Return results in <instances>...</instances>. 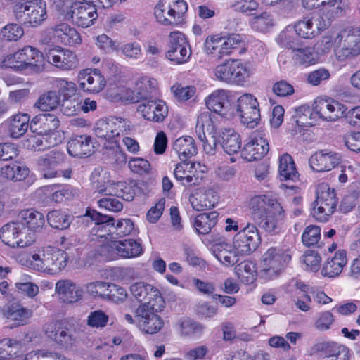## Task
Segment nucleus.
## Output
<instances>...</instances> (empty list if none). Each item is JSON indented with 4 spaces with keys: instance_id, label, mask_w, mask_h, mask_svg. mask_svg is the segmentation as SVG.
<instances>
[{
    "instance_id": "nucleus-1",
    "label": "nucleus",
    "mask_w": 360,
    "mask_h": 360,
    "mask_svg": "<svg viewBox=\"0 0 360 360\" xmlns=\"http://www.w3.org/2000/svg\"><path fill=\"white\" fill-rule=\"evenodd\" d=\"M84 217H89L92 221H94V229L97 232L115 233L118 237H123L129 235L134 229V222L129 219L119 220L115 224L113 217L101 214L90 208L86 209Z\"/></svg>"
},
{
    "instance_id": "nucleus-2",
    "label": "nucleus",
    "mask_w": 360,
    "mask_h": 360,
    "mask_svg": "<svg viewBox=\"0 0 360 360\" xmlns=\"http://www.w3.org/2000/svg\"><path fill=\"white\" fill-rule=\"evenodd\" d=\"M188 9L184 0H160L154 8L157 20L163 25H178Z\"/></svg>"
},
{
    "instance_id": "nucleus-3",
    "label": "nucleus",
    "mask_w": 360,
    "mask_h": 360,
    "mask_svg": "<svg viewBox=\"0 0 360 360\" xmlns=\"http://www.w3.org/2000/svg\"><path fill=\"white\" fill-rule=\"evenodd\" d=\"M291 259L288 250L280 248H271L263 255V269L261 276L272 279L278 276Z\"/></svg>"
},
{
    "instance_id": "nucleus-4",
    "label": "nucleus",
    "mask_w": 360,
    "mask_h": 360,
    "mask_svg": "<svg viewBox=\"0 0 360 360\" xmlns=\"http://www.w3.org/2000/svg\"><path fill=\"white\" fill-rule=\"evenodd\" d=\"M234 115H238L241 122L247 127L253 129L260 120V111L257 98L250 94H245L237 100V103L232 107Z\"/></svg>"
},
{
    "instance_id": "nucleus-5",
    "label": "nucleus",
    "mask_w": 360,
    "mask_h": 360,
    "mask_svg": "<svg viewBox=\"0 0 360 360\" xmlns=\"http://www.w3.org/2000/svg\"><path fill=\"white\" fill-rule=\"evenodd\" d=\"M68 253L58 248H48L43 251L42 255L34 254L32 259L36 262L35 266L38 270L48 271L51 274L63 269L68 262Z\"/></svg>"
},
{
    "instance_id": "nucleus-6",
    "label": "nucleus",
    "mask_w": 360,
    "mask_h": 360,
    "mask_svg": "<svg viewBox=\"0 0 360 360\" xmlns=\"http://www.w3.org/2000/svg\"><path fill=\"white\" fill-rule=\"evenodd\" d=\"M217 79L227 83L243 85L249 72L239 60H227L214 69Z\"/></svg>"
},
{
    "instance_id": "nucleus-7",
    "label": "nucleus",
    "mask_w": 360,
    "mask_h": 360,
    "mask_svg": "<svg viewBox=\"0 0 360 360\" xmlns=\"http://www.w3.org/2000/svg\"><path fill=\"white\" fill-rule=\"evenodd\" d=\"M155 304L143 303L136 309L138 328L146 334H155L164 326V321L155 314Z\"/></svg>"
},
{
    "instance_id": "nucleus-8",
    "label": "nucleus",
    "mask_w": 360,
    "mask_h": 360,
    "mask_svg": "<svg viewBox=\"0 0 360 360\" xmlns=\"http://www.w3.org/2000/svg\"><path fill=\"white\" fill-rule=\"evenodd\" d=\"M97 138L105 141V148H113V146H106V142L117 145L115 137L119 136L120 132L125 130V120L120 117H111L98 120L94 127Z\"/></svg>"
},
{
    "instance_id": "nucleus-9",
    "label": "nucleus",
    "mask_w": 360,
    "mask_h": 360,
    "mask_svg": "<svg viewBox=\"0 0 360 360\" xmlns=\"http://www.w3.org/2000/svg\"><path fill=\"white\" fill-rule=\"evenodd\" d=\"M260 240L256 226L248 224L234 236L233 248H236L241 256L250 255L257 248Z\"/></svg>"
},
{
    "instance_id": "nucleus-10",
    "label": "nucleus",
    "mask_w": 360,
    "mask_h": 360,
    "mask_svg": "<svg viewBox=\"0 0 360 360\" xmlns=\"http://www.w3.org/2000/svg\"><path fill=\"white\" fill-rule=\"evenodd\" d=\"M339 46L335 50L339 61L360 54V30H344L338 35Z\"/></svg>"
},
{
    "instance_id": "nucleus-11",
    "label": "nucleus",
    "mask_w": 360,
    "mask_h": 360,
    "mask_svg": "<svg viewBox=\"0 0 360 360\" xmlns=\"http://www.w3.org/2000/svg\"><path fill=\"white\" fill-rule=\"evenodd\" d=\"M191 55V50L184 34L180 32H171L166 57L176 64H181L186 63Z\"/></svg>"
},
{
    "instance_id": "nucleus-12",
    "label": "nucleus",
    "mask_w": 360,
    "mask_h": 360,
    "mask_svg": "<svg viewBox=\"0 0 360 360\" xmlns=\"http://www.w3.org/2000/svg\"><path fill=\"white\" fill-rule=\"evenodd\" d=\"M335 189L317 192L316 200L313 202L311 214L320 221H326L336 209L338 205Z\"/></svg>"
},
{
    "instance_id": "nucleus-13",
    "label": "nucleus",
    "mask_w": 360,
    "mask_h": 360,
    "mask_svg": "<svg viewBox=\"0 0 360 360\" xmlns=\"http://www.w3.org/2000/svg\"><path fill=\"white\" fill-rule=\"evenodd\" d=\"M45 58L49 63L63 70H72L77 66L76 55L58 46L45 49Z\"/></svg>"
},
{
    "instance_id": "nucleus-14",
    "label": "nucleus",
    "mask_w": 360,
    "mask_h": 360,
    "mask_svg": "<svg viewBox=\"0 0 360 360\" xmlns=\"http://www.w3.org/2000/svg\"><path fill=\"white\" fill-rule=\"evenodd\" d=\"M79 86L85 91L98 93L105 86L106 82L98 69L82 70L79 74Z\"/></svg>"
},
{
    "instance_id": "nucleus-15",
    "label": "nucleus",
    "mask_w": 360,
    "mask_h": 360,
    "mask_svg": "<svg viewBox=\"0 0 360 360\" xmlns=\"http://www.w3.org/2000/svg\"><path fill=\"white\" fill-rule=\"evenodd\" d=\"M91 136L83 134L71 139L67 145L68 153L73 157L86 158L95 151V146Z\"/></svg>"
},
{
    "instance_id": "nucleus-16",
    "label": "nucleus",
    "mask_w": 360,
    "mask_h": 360,
    "mask_svg": "<svg viewBox=\"0 0 360 360\" xmlns=\"http://www.w3.org/2000/svg\"><path fill=\"white\" fill-rule=\"evenodd\" d=\"M2 315L8 321L12 322L8 327L13 328L27 324L32 316V311L18 302H13L4 307Z\"/></svg>"
},
{
    "instance_id": "nucleus-17",
    "label": "nucleus",
    "mask_w": 360,
    "mask_h": 360,
    "mask_svg": "<svg viewBox=\"0 0 360 360\" xmlns=\"http://www.w3.org/2000/svg\"><path fill=\"white\" fill-rule=\"evenodd\" d=\"M137 110L146 120L155 122H162L168 112L167 106L162 100H149L141 103Z\"/></svg>"
},
{
    "instance_id": "nucleus-18",
    "label": "nucleus",
    "mask_w": 360,
    "mask_h": 360,
    "mask_svg": "<svg viewBox=\"0 0 360 360\" xmlns=\"http://www.w3.org/2000/svg\"><path fill=\"white\" fill-rule=\"evenodd\" d=\"M209 110L221 116L232 115L234 108L228 98V92L220 89L213 92L205 101Z\"/></svg>"
},
{
    "instance_id": "nucleus-19",
    "label": "nucleus",
    "mask_w": 360,
    "mask_h": 360,
    "mask_svg": "<svg viewBox=\"0 0 360 360\" xmlns=\"http://www.w3.org/2000/svg\"><path fill=\"white\" fill-rule=\"evenodd\" d=\"M98 17L96 8L79 3L75 5L70 20L77 27L87 28L96 24Z\"/></svg>"
},
{
    "instance_id": "nucleus-20",
    "label": "nucleus",
    "mask_w": 360,
    "mask_h": 360,
    "mask_svg": "<svg viewBox=\"0 0 360 360\" xmlns=\"http://www.w3.org/2000/svg\"><path fill=\"white\" fill-rule=\"evenodd\" d=\"M269 146L266 139L262 137H252L245 144L241 156L248 161L261 160L269 151Z\"/></svg>"
},
{
    "instance_id": "nucleus-21",
    "label": "nucleus",
    "mask_w": 360,
    "mask_h": 360,
    "mask_svg": "<svg viewBox=\"0 0 360 360\" xmlns=\"http://www.w3.org/2000/svg\"><path fill=\"white\" fill-rule=\"evenodd\" d=\"M309 163L311 168L318 172L329 171L340 163L336 153L322 150L313 154Z\"/></svg>"
},
{
    "instance_id": "nucleus-22",
    "label": "nucleus",
    "mask_w": 360,
    "mask_h": 360,
    "mask_svg": "<svg viewBox=\"0 0 360 360\" xmlns=\"http://www.w3.org/2000/svg\"><path fill=\"white\" fill-rule=\"evenodd\" d=\"M130 290L133 296L140 302L150 304H153L152 301L158 303L164 302L159 290L152 285L143 282L135 283L131 285Z\"/></svg>"
},
{
    "instance_id": "nucleus-23",
    "label": "nucleus",
    "mask_w": 360,
    "mask_h": 360,
    "mask_svg": "<svg viewBox=\"0 0 360 360\" xmlns=\"http://www.w3.org/2000/svg\"><path fill=\"white\" fill-rule=\"evenodd\" d=\"M55 292L60 300L70 304L77 302L83 296L82 289L68 279L58 281L56 283Z\"/></svg>"
},
{
    "instance_id": "nucleus-24",
    "label": "nucleus",
    "mask_w": 360,
    "mask_h": 360,
    "mask_svg": "<svg viewBox=\"0 0 360 360\" xmlns=\"http://www.w3.org/2000/svg\"><path fill=\"white\" fill-rule=\"evenodd\" d=\"M328 112L330 121H335L338 118L345 116L346 121L354 126L356 122L354 119L360 120V106L354 107L347 111V108L344 105L336 101H328Z\"/></svg>"
},
{
    "instance_id": "nucleus-25",
    "label": "nucleus",
    "mask_w": 360,
    "mask_h": 360,
    "mask_svg": "<svg viewBox=\"0 0 360 360\" xmlns=\"http://www.w3.org/2000/svg\"><path fill=\"white\" fill-rule=\"evenodd\" d=\"M219 142L229 155L237 153L241 148L240 135L233 129H222L219 134Z\"/></svg>"
},
{
    "instance_id": "nucleus-26",
    "label": "nucleus",
    "mask_w": 360,
    "mask_h": 360,
    "mask_svg": "<svg viewBox=\"0 0 360 360\" xmlns=\"http://www.w3.org/2000/svg\"><path fill=\"white\" fill-rule=\"evenodd\" d=\"M49 336L64 348H70L76 342V330L70 326L60 325Z\"/></svg>"
},
{
    "instance_id": "nucleus-27",
    "label": "nucleus",
    "mask_w": 360,
    "mask_h": 360,
    "mask_svg": "<svg viewBox=\"0 0 360 360\" xmlns=\"http://www.w3.org/2000/svg\"><path fill=\"white\" fill-rule=\"evenodd\" d=\"M347 264V252L345 250H338L333 257L324 264L321 273L324 276L330 278L338 276Z\"/></svg>"
},
{
    "instance_id": "nucleus-28",
    "label": "nucleus",
    "mask_w": 360,
    "mask_h": 360,
    "mask_svg": "<svg viewBox=\"0 0 360 360\" xmlns=\"http://www.w3.org/2000/svg\"><path fill=\"white\" fill-rule=\"evenodd\" d=\"M18 218L24 226L34 233L40 231L45 222L43 214L34 210L22 211Z\"/></svg>"
},
{
    "instance_id": "nucleus-29",
    "label": "nucleus",
    "mask_w": 360,
    "mask_h": 360,
    "mask_svg": "<svg viewBox=\"0 0 360 360\" xmlns=\"http://www.w3.org/2000/svg\"><path fill=\"white\" fill-rule=\"evenodd\" d=\"M277 204L275 199H271L265 195H256L251 198L250 207L253 221L263 217L268 213L266 206H274Z\"/></svg>"
},
{
    "instance_id": "nucleus-30",
    "label": "nucleus",
    "mask_w": 360,
    "mask_h": 360,
    "mask_svg": "<svg viewBox=\"0 0 360 360\" xmlns=\"http://www.w3.org/2000/svg\"><path fill=\"white\" fill-rule=\"evenodd\" d=\"M30 11L27 25L37 27L47 18L46 4L44 1L34 0L29 1Z\"/></svg>"
},
{
    "instance_id": "nucleus-31",
    "label": "nucleus",
    "mask_w": 360,
    "mask_h": 360,
    "mask_svg": "<svg viewBox=\"0 0 360 360\" xmlns=\"http://www.w3.org/2000/svg\"><path fill=\"white\" fill-rule=\"evenodd\" d=\"M173 149L182 160H186L197 153L195 141L191 136H183L176 139Z\"/></svg>"
},
{
    "instance_id": "nucleus-32",
    "label": "nucleus",
    "mask_w": 360,
    "mask_h": 360,
    "mask_svg": "<svg viewBox=\"0 0 360 360\" xmlns=\"http://www.w3.org/2000/svg\"><path fill=\"white\" fill-rule=\"evenodd\" d=\"M53 30L55 34L61 39L62 42L69 46H75L82 42L79 33L74 27L67 23L56 25Z\"/></svg>"
},
{
    "instance_id": "nucleus-33",
    "label": "nucleus",
    "mask_w": 360,
    "mask_h": 360,
    "mask_svg": "<svg viewBox=\"0 0 360 360\" xmlns=\"http://www.w3.org/2000/svg\"><path fill=\"white\" fill-rule=\"evenodd\" d=\"M29 169L25 165L15 162L3 167L1 169L2 177L13 181H20L26 179L29 174Z\"/></svg>"
},
{
    "instance_id": "nucleus-34",
    "label": "nucleus",
    "mask_w": 360,
    "mask_h": 360,
    "mask_svg": "<svg viewBox=\"0 0 360 360\" xmlns=\"http://www.w3.org/2000/svg\"><path fill=\"white\" fill-rule=\"evenodd\" d=\"M219 214L217 212L202 213L198 214L194 221L193 226L199 234H207L215 226Z\"/></svg>"
},
{
    "instance_id": "nucleus-35",
    "label": "nucleus",
    "mask_w": 360,
    "mask_h": 360,
    "mask_svg": "<svg viewBox=\"0 0 360 360\" xmlns=\"http://www.w3.org/2000/svg\"><path fill=\"white\" fill-rule=\"evenodd\" d=\"M30 117L27 113H18L13 116L9 125L11 137L18 139L22 136L29 128Z\"/></svg>"
},
{
    "instance_id": "nucleus-36",
    "label": "nucleus",
    "mask_w": 360,
    "mask_h": 360,
    "mask_svg": "<svg viewBox=\"0 0 360 360\" xmlns=\"http://www.w3.org/2000/svg\"><path fill=\"white\" fill-rule=\"evenodd\" d=\"M117 255L124 258H131L142 253V247L139 243L133 239L116 241Z\"/></svg>"
},
{
    "instance_id": "nucleus-37",
    "label": "nucleus",
    "mask_w": 360,
    "mask_h": 360,
    "mask_svg": "<svg viewBox=\"0 0 360 360\" xmlns=\"http://www.w3.org/2000/svg\"><path fill=\"white\" fill-rule=\"evenodd\" d=\"M21 55L20 66L23 67V70L27 68H34L37 66L38 63L43 60V54L37 50L35 48L27 46L23 49L19 50Z\"/></svg>"
},
{
    "instance_id": "nucleus-38",
    "label": "nucleus",
    "mask_w": 360,
    "mask_h": 360,
    "mask_svg": "<svg viewBox=\"0 0 360 360\" xmlns=\"http://www.w3.org/2000/svg\"><path fill=\"white\" fill-rule=\"evenodd\" d=\"M20 224L18 218L16 221H10L0 229V238L4 244L15 248Z\"/></svg>"
},
{
    "instance_id": "nucleus-39",
    "label": "nucleus",
    "mask_w": 360,
    "mask_h": 360,
    "mask_svg": "<svg viewBox=\"0 0 360 360\" xmlns=\"http://www.w3.org/2000/svg\"><path fill=\"white\" fill-rule=\"evenodd\" d=\"M278 171L282 181H295L297 179V172L295 162L292 158L288 154H285L281 157Z\"/></svg>"
},
{
    "instance_id": "nucleus-40",
    "label": "nucleus",
    "mask_w": 360,
    "mask_h": 360,
    "mask_svg": "<svg viewBox=\"0 0 360 360\" xmlns=\"http://www.w3.org/2000/svg\"><path fill=\"white\" fill-rule=\"evenodd\" d=\"M46 219L49 224L53 229L64 230L72 223L73 217L60 210H53L47 214Z\"/></svg>"
},
{
    "instance_id": "nucleus-41",
    "label": "nucleus",
    "mask_w": 360,
    "mask_h": 360,
    "mask_svg": "<svg viewBox=\"0 0 360 360\" xmlns=\"http://www.w3.org/2000/svg\"><path fill=\"white\" fill-rule=\"evenodd\" d=\"M59 96L56 91H49L41 95L34 104V107L41 111H49L56 109L60 104Z\"/></svg>"
},
{
    "instance_id": "nucleus-42",
    "label": "nucleus",
    "mask_w": 360,
    "mask_h": 360,
    "mask_svg": "<svg viewBox=\"0 0 360 360\" xmlns=\"http://www.w3.org/2000/svg\"><path fill=\"white\" fill-rule=\"evenodd\" d=\"M277 42L281 46L292 49L294 52L302 46V40L291 30L281 32L277 38Z\"/></svg>"
},
{
    "instance_id": "nucleus-43",
    "label": "nucleus",
    "mask_w": 360,
    "mask_h": 360,
    "mask_svg": "<svg viewBox=\"0 0 360 360\" xmlns=\"http://www.w3.org/2000/svg\"><path fill=\"white\" fill-rule=\"evenodd\" d=\"M238 278L245 284H252L257 278L255 265L250 262H243L235 268Z\"/></svg>"
},
{
    "instance_id": "nucleus-44",
    "label": "nucleus",
    "mask_w": 360,
    "mask_h": 360,
    "mask_svg": "<svg viewBox=\"0 0 360 360\" xmlns=\"http://www.w3.org/2000/svg\"><path fill=\"white\" fill-rule=\"evenodd\" d=\"M217 198L214 192L207 191L200 195L199 198H194L191 201V205L196 211H202L210 209L217 202Z\"/></svg>"
},
{
    "instance_id": "nucleus-45",
    "label": "nucleus",
    "mask_w": 360,
    "mask_h": 360,
    "mask_svg": "<svg viewBox=\"0 0 360 360\" xmlns=\"http://www.w3.org/2000/svg\"><path fill=\"white\" fill-rule=\"evenodd\" d=\"M24 34L23 28L17 23L5 25L0 32V39L3 41H16Z\"/></svg>"
},
{
    "instance_id": "nucleus-46",
    "label": "nucleus",
    "mask_w": 360,
    "mask_h": 360,
    "mask_svg": "<svg viewBox=\"0 0 360 360\" xmlns=\"http://www.w3.org/2000/svg\"><path fill=\"white\" fill-rule=\"evenodd\" d=\"M318 27H314L312 19L304 18L302 20L297 22L294 27L295 32L300 38L310 39L314 37L317 31Z\"/></svg>"
},
{
    "instance_id": "nucleus-47",
    "label": "nucleus",
    "mask_w": 360,
    "mask_h": 360,
    "mask_svg": "<svg viewBox=\"0 0 360 360\" xmlns=\"http://www.w3.org/2000/svg\"><path fill=\"white\" fill-rule=\"evenodd\" d=\"M317 349L323 351L328 357L338 358L340 356H345L346 347L337 342H322L317 345Z\"/></svg>"
},
{
    "instance_id": "nucleus-48",
    "label": "nucleus",
    "mask_w": 360,
    "mask_h": 360,
    "mask_svg": "<svg viewBox=\"0 0 360 360\" xmlns=\"http://www.w3.org/2000/svg\"><path fill=\"white\" fill-rule=\"evenodd\" d=\"M250 23L252 29L264 32L273 26V20L270 14L264 12L259 15L254 16Z\"/></svg>"
},
{
    "instance_id": "nucleus-49",
    "label": "nucleus",
    "mask_w": 360,
    "mask_h": 360,
    "mask_svg": "<svg viewBox=\"0 0 360 360\" xmlns=\"http://www.w3.org/2000/svg\"><path fill=\"white\" fill-rule=\"evenodd\" d=\"M65 155L63 153L51 150L44 156H41L38 160V164L41 167H56L58 165L63 162Z\"/></svg>"
},
{
    "instance_id": "nucleus-50",
    "label": "nucleus",
    "mask_w": 360,
    "mask_h": 360,
    "mask_svg": "<svg viewBox=\"0 0 360 360\" xmlns=\"http://www.w3.org/2000/svg\"><path fill=\"white\" fill-rule=\"evenodd\" d=\"M58 87V95L59 100L78 98L76 96L77 86L75 83L60 79L57 84Z\"/></svg>"
},
{
    "instance_id": "nucleus-51",
    "label": "nucleus",
    "mask_w": 360,
    "mask_h": 360,
    "mask_svg": "<svg viewBox=\"0 0 360 360\" xmlns=\"http://www.w3.org/2000/svg\"><path fill=\"white\" fill-rule=\"evenodd\" d=\"M15 248H25L32 245L34 242V233L24 226L20 225Z\"/></svg>"
},
{
    "instance_id": "nucleus-52",
    "label": "nucleus",
    "mask_w": 360,
    "mask_h": 360,
    "mask_svg": "<svg viewBox=\"0 0 360 360\" xmlns=\"http://www.w3.org/2000/svg\"><path fill=\"white\" fill-rule=\"evenodd\" d=\"M43 124L42 130H44V134L49 136L50 139H53L56 134L58 132L56 129L59 127L60 121L58 118L52 114H43Z\"/></svg>"
},
{
    "instance_id": "nucleus-53",
    "label": "nucleus",
    "mask_w": 360,
    "mask_h": 360,
    "mask_svg": "<svg viewBox=\"0 0 360 360\" xmlns=\"http://www.w3.org/2000/svg\"><path fill=\"white\" fill-rule=\"evenodd\" d=\"M321 238V230L317 226L310 225L305 228L302 240L304 245L310 247L317 244Z\"/></svg>"
},
{
    "instance_id": "nucleus-54",
    "label": "nucleus",
    "mask_w": 360,
    "mask_h": 360,
    "mask_svg": "<svg viewBox=\"0 0 360 360\" xmlns=\"http://www.w3.org/2000/svg\"><path fill=\"white\" fill-rule=\"evenodd\" d=\"M179 325L181 334L185 336L201 334L204 330L203 325L191 319H186L181 321Z\"/></svg>"
},
{
    "instance_id": "nucleus-55",
    "label": "nucleus",
    "mask_w": 360,
    "mask_h": 360,
    "mask_svg": "<svg viewBox=\"0 0 360 360\" xmlns=\"http://www.w3.org/2000/svg\"><path fill=\"white\" fill-rule=\"evenodd\" d=\"M110 283L96 281L86 285V291L93 296L108 299Z\"/></svg>"
},
{
    "instance_id": "nucleus-56",
    "label": "nucleus",
    "mask_w": 360,
    "mask_h": 360,
    "mask_svg": "<svg viewBox=\"0 0 360 360\" xmlns=\"http://www.w3.org/2000/svg\"><path fill=\"white\" fill-rule=\"evenodd\" d=\"M255 224L269 233H276L278 231V225L274 216L269 213L257 220H255Z\"/></svg>"
},
{
    "instance_id": "nucleus-57",
    "label": "nucleus",
    "mask_w": 360,
    "mask_h": 360,
    "mask_svg": "<svg viewBox=\"0 0 360 360\" xmlns=\"http://www.w3.org/2000/svg\"><path fill=\"white\" fill-rule=\"evenodd\" d=\"M293 59L296 63L305 65L311 64L314 60L311 49L303 45L294 52Z\"/></svg>"
},
{
    "instance_id": "nucleus-58",
    "label": "nucleus",
    "mask_w": 360,
    "mask_h": 360,
    "mask_svg": "<svg viewBox=\"0 0 360 360\" xmlns=\"http://www.w3.org/2000/svg\"><path fill=\"white\" fill-rule=\"evenodd\" d=\"M80 102L78 98L61 99L60 109L62 113L67 116L76 115L80 110Z\"/></svg>"
},
{
    "instance_id": "nucleus-59",
    "label": "nucleus",
    "mask_w": 360,
    "mask_h": 360,
    "mask_svg": "<svg viewBox=\"0 0 360 360\" xmlns=\"http://www.w3.org/2000/svg\"><path fill=\"white\" fill-rule=\"evenodd\" d=\"M77 4L79 3L76 0H53V5L56 10L68 19L70 18L72 12Z\"/></svg>"
},
{
    "instance_id": "nucleus-60",
    "label": "nucleus",
    "mask_w": 360,
    "mask_h": 360,
    "mask_svg": "<svg viewBox=\"0 0 360 360\" xmlns=\"http://www.w3.org/2000/svg\"><path fill=\"white\" fill-rule=\"evenodd\" d=\"M108 321V316L101 310L91 312L87 320L88 325L94 328H103L106 326Z\"/></svg>"
},
{
    "instance_id": "nucleus-61",
    "label": "nucleus",
    "mask_w": 360,
    "mask_h": 360,
    "mask_svg": "<svg viewBox=\"0 0 360 360\" xmlns=\"http://www.w3.org/2000/svg\"><path fill=\"white\" fill-rule=\"evenodd\" d=\"M40 136L33 140L32 148L37 151H44L57 144L56 137L53 140L45 134H39Z\"/></svg>"
},
{
    "instance_id": "nucleus-62",
    "label": "nucleus",
    "mask_w": 360,
    "mask_h": 360,
    "mask_svg": "<svg viewBox=\"0 0 360 360\" xmlns=\"http://www.w3.org/2000/svg\"><path fill=\"white\" fill-rule=\"evenodd\" d=\"M258 6V3L255 0H236L233 4V7L236 11L248 15H254L252 12L257 11Z\"/></svg>"
},
{
    "instance_id": "nucleus-63",
    "label": "nucleus",
    "mask_w": 360,
    "mask_h": 360,
    "mask_svg": "<svg viewBox=\"0 0 360 360\" xmlns=\"http://www.w3.org/2000/svg\"><path fill=\"white\" fill-rule=\"evenodd\" d=\"M129 167L133 172L142 174L150 171V165L147 160L133 158L129 161Z\"/></svg>"
},
{
    "instance_id": "nucleus-64",
    "label": "nucleus",
    "mask_w": 360,
    "mask_h": 360,
    "mask_svg": "<svg viewBox=\"0 0 360 360\" xmlns=\"http://www.w3.org/2000/svg\"><path fill=\"white\" fill-rule=\"evenodd\" d=\"M216 257L225 266H233L236 264L239 258L237 255H227L226 248H224L222 243L219 244V247L214 250Z\"/></svg>"
}]
</instances>
